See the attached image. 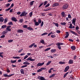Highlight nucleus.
I'll return each mask as SVG.
<instances>
[{
  "mask_svg": "<svg viewBox=\"0 0 80 80\" xmlns=\"http://www.w3.org/2000/svg\"><path fill=\"white\" fill-rule=\"evenodd\" d=\"M61 32V31L59 30H57L56 31V33H60Z\"/></svg>",
  "mask_w": 80,
  "mask_h": 80,
  "instance_id": "nucleus-49",
  "label": "nucleus"
},
{
  "mask_svg": "<svg viewBox=\"0 0 80 80\" xmlns=\"http://www.w3.org/2000/svg\"><path fill=\"white\" fill-rule=\"evenodd\" d=\"M27 67V65H24V66H22L21 67V68H23L25 67Z\"/></svg>",
  "mask_w": 80,
  "mask_h": 80,
  "instance_id": "nucleus-45",
  "label": "nucleus"
},
{
  "mask_svg": "<svg viewBox=\"0 0 80 80\" xmlns=\"http://www.w3.org/2000/svg\"><path fill=\"white\" fill-rule=\"evenodd\" d=\"M23 64L29 65L30 64V63H29L28 62H23Z\"/></svg>",
  "mask_w": 80,
  "mask_h": 80,
  "instance_id": "nucleus-23",
  "label": "nucleus"
},
{
  "mask_svg": "<svg viewBox=\"0 0 80 80\" xmlns=\"http://www.w3.org/2000/svg\"><path fill=\"white\" fill-rule=\"evenodd\" d=\"M56 74H53L51 75V76H50V77H49V78H52L53 77H55V76Z\"/></svg>",
  "mask_w": 80,
  "mask_h": 80,
  "instance_id": "nucleus-31",
  "label": "nucleus"
},
{
  "mask_svg": "<svg viewBox=\"0 0 80 80\" xmlns=\"http://www.w3.org/2000/svg\"><path fill=\"white\" fill-rule=\"evenodd\" d=\"M35 45V43H33L31 45L29 46V48H32V47L34 45Z\"/></svg>",
  "mask_w": 80,
  "mask_h": 80,
  "instance_id": "nucleus-24",
  "label": "nucleus"
},
{
  "mask_svg": "<svg viewBox=\"0 0 80 80\" xmlns=\"http://www.w3.org/2000/svg\"><path fill=\"white\" fill-rule=\"evenodd\" d=\"M6 72L9 73L10 72V70H9V68H8L6 69Z\"/></svg>",
  "mask_w": 80,
  "mask_h": 80,
  "instance_id": "nucleus-43",
  "label": "nucleus"
},
{
  "mask_svg": "<svg viewBox=\"0 0 80 80\" xmlns=\"http://www.w3.org/2000/svg\"><path fill=\"white\" fill-rule=\"evenodd\" d=\"M8 24L9 25H13V23H12V22H9V23H8Z\"/></svg>",
  "mask_w": 80,
  "mask_h": 80,
  "instance_id": "nucleus-39",
  "label": "nucleus"
},
{
  "mask_svg": "<svg viewBox=\"0 0 80 80\" xmlns=\"http://www.w3.org/2000/svg\"><path fill=\"white\" fill-rule=\"evenodd\" d=\"M56 49H52L51 50V52L52 53L55 52H56Z\"/></svg>",
  "mask_w": 80,
  "mask_h": 80,
  "instance_id": "nucleus-19",
  "label": "nucleus"
},
{
  "mask_svg": "<svg viewBox=\"0 0 80 80\" xmlns=\"http://www.w3.org/2000/svg\"><path fill=\"white\" fill-rule=\"evenodd\" d=\"M3 18L2 17H0V22H3Z\"/></svg>",
  "mask_w": 80,
  "mask_h": 80,
  "instance_id": "nucleus-29",
  "label": "nucleus"
},
{
  "mask_svg": "<svg viewBox=\"0 0 80 80\" xmlns=\"http://www.w3.org/2000/svg\"><path fill=\"white\" fill-rule=\"evenodd\" d=\"M59 6V4L58 3H56L52 5L53 7H57Z\"/></svg>",
  "mask_w": 80,
  "mask_h": 80,
  "instance_id": "nucleus-16",
  "label": "nucleus"
},
{
  "mask_svg": "<svg viewBox=\"0 0 80 80\" xmlns=\"http://www.w3.org/2000/svg\"><path fill=\"white\" fill-rule=\"evenodd\" d=\"M66 36L65 37V38H68V37H69V33L68 32H66Z\"/></svg>",
  "mask_w": 80,
  "mask_h": 80,
  "instance_id": "nucleus-13",
  "label": "nucleus"
},
{
  "mask_svg": "<svg viewBox=\"0 0 80 80\" xmlns=\"http://www.w3.org/2000/svg\"><path fill=\"white\" fill-rule=\"evenodd\" d=\"M28 60L30 61L33 62L34 61H35V59H32L31 58L29 57L28 58H27V59H25V60H24V61H25V62H28Z\"/></svg>",
  "mask_w": 80,
  "mask_h": 80,
  "instance_id": "nucleus-2",
  "label": "nucleus"
},
{
  "mask_svg": "<svg viewBox=\"0 0 80 80\" xmlns=\"http://www.w3.org/2000/svg\"><path fill=\"white\" fill-rule=\"evenodd\" d=\"M37 79L40 80H48V79H45L44 77L40 76H39L37 78Z\"/></svg>",
  "mask_w": 80,
  "mask_h": 80,
  "instance_id": "nucleus-4",
  "label": "nucleus"
},
{
  "mask_svg": "<svg viewBox=\"0 0 80 80\" xmlns=\"http://www.w3.org/2000/svg\"><path fill=\"white\" fill-rule=\"evenodd\" d=\"M41 43H42V44H44L45 43L44 42V40H42V41H41Z\"/></svg>",
  "mask_w": 80,
  "mask_h": 80,
  "instance_id": "nucleus-57",
  "label": "nucleus"
},
{
  "mask_svg": "<svg viewBox=\"0 0 80 80\" xmlns=\"http://www.w3.org/2000/svg\"><path fill=\"white\" fill-rule=\"evenodd\" d=\"M79 29V27L78 26L76 27V28H75V29L77 30H78Z\"/></svg>",
  "mask_w": 80,
  "mask_h": 80,
  "instance_id": "nucleus-61",
  "label": "nucleus"
},
{
  "mask_svg": "<svg viewBox=\"0 0 80 80\" xmlns=\"http://www.w3.org/2000/svg\"><path fill=\"white\" fill-rule=\"evenodd\" d=\"M28 27V25H23L22 26V27L23 28H28V27Z\"/></svg>",
  "mask_w": 80,
  "mask_h": 80,
  "instance_id": "nucleus-37",
  "label": "nucleus"
},
{
  "mask_svg": "<svg viewBox=\"0 0 80 80\" xmlns=\"http://www.w3.org/2000/svg\"><path fill=\"white\" fill-rule=\"evenodd\" d=\"M76 58H77V56L75 55L74 56V58H73V59L74 60H75L76 59Z\"/></svg>",
  "mask_w": 80,
  "mask_h": 80,
  "instance_id": "nucleus-63",
  "label": "nucleus"
},
{
  "mask_svg": "<svg viewBox=\"0 0 80 80\" xmlns=\"http://www.w3.org/2000/svg\"><path fill=\"white\" fill-rule=\"evenodd\" d=\"M75 40H76V41H77L78 42H79V39H78V37L77 38V39Z\"/></svg>",
  "mask_w": 80,
  "mask_h": 80,
  "instance_id": "nucleus-60",
  "label": "nucleus"
},
{
  "mask_svg": "<svg viewBox=\"0 0 80 80\" xmlns=\"http://www.w3.org/2000/svg\"><path fill=\"white\" fill-rule=\"evenodd\" d=\"M12 26H7V28H6V29L7 30L10 31H11V29L9 28H11Z\"/></svg>",
  "mask_w": 80,
  "mask_h": 80,
  "instance_id": "nucleus-10",
  "label": "nucleus"
},
{
  "mask_svg": "<svg viewBox=\"0 0 80 80\" xmlns=\"http://www.w3.org/2000/svg\"><path fill=\"white\" fill-rule=\"evenodd\" d=\"M10 3H8L6 4V7H8L10 6Z\"/></svg>",
  "mask_w": 80,
  "mask_h": 80,
  "instance_id": "nucleus-46",
  "label": "nucleus"
},
{
  "mask_svg": "<svg viewBox=\"0 0 80 80\" xmlns=\"http://www.w3.org/2000/svg\"><path fill=\"white\" fill-rule=\"evenodd\" d=\"M47 3H48V1H46L44 2V3H43V5L45 6L46 4H47Z\"/></svg>",
  "mask_w": 80,
  "mask_h": 80,
  "instance_id": "nucleus-44",
  "label": "nucleus"
},
{
  "mask_svg": "<svg viewBox=\"0 0 80 80\" xmlns=\"http://www.w3.org/2000/svg\"><path fill=\"white\" fill-rule=\"evenodd\" d=\"M12 41H13V40H12V39H10L9 41H8V42H9V43H11L12 42Z\"/></svg>",
  "mask_w": 80,
  "mask_h": 80,
  "instance_id": "nucleus-54",
  "label": "nucleus"
},
{
  "mask_svg": "<svg viewBox=\"0 0 80 80\" xmlns=\"http://www.w3.org/2000/svg\"><path fill=\"white\" fill-rule=\"evenodd\" d=\"M6 25H3L1 26V28H2V29L6 28Z\"/></svg>",
  "mask_w": 80,
  "mask_h": 80,
  "instance_id": "nucleus-28",
  "label": "nucleus"
},
{
  "mask_svg": "<svg viewBox=\"0 0 80 80\" xmlns=\"http://www.w3.org/2000/svg\"><path fill=\"white\" fill-rule=\"evenodd\" d=\"M56 45L58 46H60L61 45H64V43H62V42H58L57 43H56Z\"/></svg>",
  "mask_w": 80,
  "mask_h": 80,
  "instance_id": "nucleus-11",
  "label": "nucleus"
},
{
  "mask_svg": "<svg viewBox=\"0 0 80 80\" xmlns=\"http://www.w3.org/2000/svg\"><path fill=\"white\" fill-rule=\"evenodd\" d=\"M76 21V18H73L72 19V23H75V22Z\"/></svg>",
  "mask_w": 80,
  "mask_h": 80,
  "instance_id": "nucleus-33",
  "label": "nucleus"
},
{
  "mask_svg": "<svg viewBox=\"0 0 80 80\" xmlns=\"http://www.w3.org/2000/svg\"><path fill=\"white\" fill-rule=\"evenodd\" d=\"M68 8V5L67 3L65 4L62 7V9L63 10L66 9Z\"/></svg>",
  "mask_w": 80,
  "mask_h": 80,
  "instance_id": "nucleus-5",
  "label": "nucleus"
},
{
  "mask_svg": "<svg viewBox=\"0 0 80 80\" xmlns=\"http://www.w3.org/2000/svg\"><path fill=\"white\" fill-rule=\"evenodd\" d=\"M16 62H17L16 60H15L14 61H12V60H11L10 61V62H11L12 63H15Z\"/></svg>",
  "mask_w": 80,
  "mask_h": 80,
  "instance_id": "nucleus-25",
  "label": "nucleus"
},
{
  "mask_svg": "<svg viewBox=\"0 0 80 80\" xmlns=\"http://www.w3.org/2000/svg\"><path fill=\"white\" fill-rule=\"evenodd\" d=\"M28 55L25 56V57L24 58V60H25L26 58H28Z\"/></svg>",
  "mask_w": 80,
  "mask_h": 80,
  "instance_id": "nucleus-55",
  "label": "nucleus"
},
{
  "mask_svg": "<svg viewBox=\"0 0 80 80\" xmlns=\"http://www.w3.org/2000/svg\"><path fill=\"white\" fill-rule=\"evenodd\" d=\"M69 66H67L65 68V69L64 70V72H66L69 69Z\"/></svg>",
  "mask_w": 80,
  "mask_h": 80,
  "instance_id": "nucleus-9",
  "label": "nucleus"
},
{
  "mask_svg": "<svg viewBox=\"0 0 80 80\" xmlns=\"http://www.w3.org/2000/svg\"><path fill=\"white\" fill-rule=\"evenodd\" d=\"M38 23H39V24H41V27H42L43 25V22L41 21V19L40 18H39L38 19Z\"/></svg>",
  "mask_w": 80,
  "mask_h": 80,
  "instance_id": "nucleus-3",
  "label": "nucleus"
},
{
  "mask_svg": "<svg viewBox=\"0 0 80 80\" xmlns=\"http://www.w3.org/2000/svg\"><path fill=\"white\" fill-rule=\"evenodd\" d=\"M42 69H39L38 70H37V72H40L42 71Z\"/></svg>",
  "mask_w": 80,
  "mask_h": 80,
  "instance_id": "nucleus-53",
  "label": "nucleus"
},
{
  "mask_svg": "<svg viewBox=\"0 0 80 80\" xmlns=\"http://www.w3.org/2000/svg\"><path fill=\"white\" fill-rule=\"evenodd\" d=\"M48 33L47 32H45V33H44L43 34H41V36H44L46 35H48Z\"/></svg>",
  "mask_w": 80,
  "mask_h": 80,
  "instance_id": "nucleus-41",
  "label": "nucleus"
},
{
  "mask_svg": "<svg viewBox=\"0 0 80 80\" xmlns=\"http://www.w3.org/2000/svg\"><path fill=\"white\" fill-rule=\"evenodd\" d=\"M45 63L44 62L41 63L40 62H39L37 64V66L39 67V66H41L44 65Z\"/></svg>",
  "mask_w": 80,
  "mask_h": 80,
  "instance_id": "nucleus-8",
  "label": "nucleus"
},
{
  "mask_svg": "<svg viewBox=\"0 0 80 80\" xmlns=\"http://www.w3.org/2000/svg\"><path fill=\"white\" fill-rule=\"evenodd\" d=\"M36 21H37L36 19H34V20L33 21V22H34V25L35 26H38L39 25V24H40V23H39V22H38Z\"/></svg>",
  "mask_w": 80,
  "mask_h": 80,
  "instance_id": "nucleus-6",
  "label": "nucleus"
},
{
  "mask_svg": "<svg viewBox=\"0 0 80 80\" xmlns=\"http://www.w3.org/2000/svg\"><path fill=\"white\" fill-rule=\"evenodd\" d=\"M71 32L72 33V34H74V35H75L77 36H78V35L77 34V33L73 31H71Z\"/></svg>",
  "mask_w": 80,
  "mask_h": 80,
  "instance_id": "nucleus-18",
  "label": "nucleus"
},
{
  "mask_svg": "<svg viewBox=\"0 0 80 80\" xmlns=\"http://www.w3.org/2000/svg\"><path fill=\"white\" fill-rule=\"evenodd\" d=\"M3 53V52H0V57H1L2 58H3V56L2 55Z\"/></svg>",
  "mask_w": 80,
  "mask_h": 80,
  "instance_id": "nucleus-38",
  "label": "nucleus"
},
{
  "mask_svg": "<svg viewBox=\"0 0 80 80\" xmlns=\"http://www.w3.org/2000/svg\"><path fill=\"white\" fill-rule=\"evenodd\" d=\"M12 58L14 59H20V58L19 57V56H17V57H12Z\"/></svg>",
  "mask_w": 80,
  "mask_h": 80,
  "instance_id": "nucleus-26",
  "label": "nucleus"
},
{
  "mask_svg": "<svg viewBox=\"0 0 80 80\" xmlns=\"http://www.w3.org/2000/svg\"><path fill=\"white\" fill-rule=\"evenodd\" d=\"M56 36L55 35H52L51 36V38H54Z\"/></svg>",
  "mask_w": 80,
  "mask_h": 80,
  "instance_id": "nucleus-47",
  "label": "nucleus"
},
{
  "mask_svg": "<svg viewBox=\"0 0 80 80\" xmlns=\"http://www.w3.org/2000/svg\"><path fill=\"white\" fill-rule=\"evenodd\" d=\"M69 28L70 29H74L75 28V27L74 26H73L71 27V28H70V27H69Z\"/></svg>",
  "mask_w": 80,
  "mask_h": 80,
  "instance_id": "nucleus-52",
  "label": "nucleus"
},
{
  "mask_svg": "<svg viewBox=\"0 0 80 80\" xmlns=\"http://www.w3.org/2000/svg\"><path fill=\"white\" fill-rule=\"evenodd\" d=\"M19 22L20 23H22L23 22V19H20Z\"/></svg>",
  "mask_w": 80,
  "mask_h": 80,
  "instance_id": "nucleus-56",
  "label": "nucleus"
},
{
  "mask_svg": "<svg viewBox=\"0 0 80 80\" xmlns=\"http://www.w3.org/2000/svg\"><path fill=\"white\" fill-rule=\"evenodd\" d=\"M71 49L72 50H75V49L76 48H75V47L74 46H72L71 47Z\"/></svg>",
  "mask_w": 80,
  "mask_h": 80,
  "instance_id": "nucleus-22",
  "label": "nucleus"
},
{
  "mask_svg": "<svg viewBox=\"0 0 80 80\" xmlns=\"http://www.w3.org/2000/svg\"><path fill=\"white\" fill-rule=\"evenodd\" d=\"M46 69V68H41L40 69H39L42 70H45Z\"/></svg>",
  "mask_w": 80,
  "mask_h": 80,
  "instance_id": "nucleus-50",
  "label": "nucleus"
},
{
  "mask_svg": "<svg viewBox=\"0 0 80 80\" xmlns=\"http://www.w3.org/2000/svg\"><path fill=\"white\" fill-rule=\"evenodd\" d=\"M68 18H72V17H71V15H70V14H69L68 15Z\"/></svg>",
  "mask_w": 80,
  "mask_h": 80,
  "instance_id": "nucleus-58",
  "label": "nucleus"
},
{
  "mask_svg": "<svg viewBox=\"0 0 80 80\" xmlns=\"http://www.w3.org/2000/svg\"><path fill=\"white\" fill-rule=\"evenodd\" d=\"M26 28L28 29V30H31V31H33V28H31L30 27H29L28 28Z\"/></svg>",
  "mask_w": 80,
  "mask_h": 80,
  "instance_id": "nucleus-20",
  "label": "nucleus"
},
{
  "mask_svg": "<svg viewBox=\"0 0 80 80\" xmlns=\"http://www.w3.org/2000/svg\"><path fill=\"white\" fill-rule=\"evenodd\" d=\"M27 15H28V13L26 12L25 11H24L23 12H22V13H21V14L20 15V17H24Z\"/></svg>",
  "mask_w": 80,
  "mask_h": 80,
  "instance_id": "nucleus-1",
  "label": "nucleus"
},
{
  "mask_svg": "<svg viewBox=\"0 0 80 80\" xmlns=\"http://www.w3.org/2000/svg\"><path fill=\"white\" fill-rule=\"evenodd\" d=\"M17 32L19 33H22L23 32V30L22 29H18L17 30Z\"/></svg>",
  "mask_w": 80,
  "mask_h": 80,
  "instance_id": "nucleus-14",
  "label": "nucleus"
},
{
  "mask_svg": "<svg viewBox=\"0 0 80 80\" xmlns=\"http://www.w3.org/2000/svg\"><path fill=\"white\" fill-rule=\"evenodd\" d=\"M50 6V3H48V4H47V5H46L45 6V7H44V8H48V7Z\"/></svg>",
  "mask_w": 80,
  "mask_h": 80,
  "instance_id": "nucleus-48",
  "label": "nucleus"
},
{
  "mask_svg": "<svg viewBox=\"0 0 80 80\" xmlns=\"http://www.w3.org/2000/svg\"><path fill=\"white\" fill-rule=\"evenodd\" d=\"M77 32L79 34V35H80V31L79 30H78L77 31Z\"/></svg>",
  "mask_w": 80,
  "mask_h": 80,
  "instance_id": "nucleus-64",
  "label": "nucleus"
},
{
  "mask_svg": "<svg viewBox=\"0 0 80 80\" xmlns=\"http://www.w3.org/2000/svg\"><path fill=\"white\" fill-rule=\"evenodd\" d=\"M50 49H51L50 48H47L46 49H45V50H44V52H46L47 51L49 50H50Z\"/></svg>",
  "mask_w": 80,
  "mask_h": 80,
  "instance_id": "nucleus-34",
  "label": "nucleus"
},
{
  "mask_svg": "<svg viewBox=\"0 0 80 80\" xmlns=\"http://www.w3.org/2000/svg\"><path fill=\"white\" fill-rule=\"evenodd\" d=\"M29 16L31 17L32 15H33V12H30L29 13Z\"/></svg>",
  "mask_w": 80,
  "mask_h": 80,
  "instance_id": "nucleus-36",
  "label": "nucleus"
},
{
  "mask_svg": "<svg viewBox=\"0 0 80 80\" xmlns=\"http://www.w3.org/2000/svg\"><path fill=\"white\" fill-rule=\"evenodd\" d=\"M8 20L5 18V20L4 21V22H5V23H6L7 22H8Z\"/></svg>",
  "mask_w": 80,
  "mask_h": 80,
  "instance_id": "nucleus-62",
  "label": "nucleus"
},
{
  "mask_svg": "<svg viewBox=\"0 0 80 80\" xmlns=\"http://www.w3.org/2000/svg\"><path fill=\"white\" fill-rule=\"evenodd\" d=\"M60 24H61V25L65 26V25H66V22H61V23H60Z\"/></svg>",
  "mask_w": 80,
  "mask_h": 80,
  "instance_id": "nucleus-32",
  "label": "nucleus"
},
{
  "mask_svg": "<svg viewBox=\"0 0 80 80\" xmlns=\"http://www.w3.org/2000/svg\"><path fill=\"white\" fill-rule=\"evenodd\" d=\"M11 9V8H9L8 9H6L5 10V11H9L10 9Z\"/></svg>",
  "mask_w": 80,
  "mask_h": 80,
  "instance_id": "nucleus-51",
  "label": "nucleus"
},
{
  "mask_svg": "<svg viewBox=\"0 0 80 80\" xmlns=\"http://www.w3.org/2000/svg\"><path fill=\"white\" fill-rule=\"evenodd\" d=\"M53 24L55 25L57 27H58V23H56L55 22H53Z\"/></svg>",
  "mask_w": 80,
  "mask_h": 80,
  "instance_id": "nucleus-27",
  "label": "nucleus"
},
{
  "mask_svg": "<svg viewBox=\"0 0 80 80\" xmlns=\"http://www.w3.org/2000/svg\"><path fill=\"white\" fill-rule=\"evenodd\" d=\"M69 73V72H68L67 73H65V74H64V78H65L66 77H67V75Z\"/></svg>",
  "mask_w": 80,
  "mask_h": 80,
  "instance_id": "nucleus-30",
  "label": "nucleus"
},
{
  "mask_svg": "<svg viewBox=\"0 0 80 80\" xmlns=\"http://www.w3.org/2000/svg\"><path fill=\"white\" fill-rule=\"evenodd\" d=\"M11 20L14 22H16L17 21V19L15 18L14 17L11 18Z\"/></svg>",
  "mask_w": 80,
  "mask_h": 80,
  "instance_id": "nucleus-12",
  "label": "nucleus"
},
{
  "mask_svg": "<svg viewBox=\"0 0 80 80\" xmlns=\"http://www.w3.org/2000/svg\"><path fill=\"white\" fill-rule=\"evenodd\" d=\"M61 16H62V17H67V15L65 14V12H62L61 13Z\"/></svg>",
  "mask_w": 80,
  "mask_h": 80,
  "instance_id": "nucleus-7",
  "label": "nucleus"
},
{
  "mask_svg": "<svg viewBox=\"0 0 80 80\" xmlns=\"http://www.w3.org/2000/svg\"><path fill=\"white\" fill-rule=\"evenodd\" d=\"M65 63V62H64L60 61L59 62V64H64Z\"/></svg>",
  "mask_w": 80,
  "mask_h": 80,
  "instance_id": "nucleus-40",
  "label": "nucleus"
},
{
  "mask_svg": "<svg viewBox=\"0 0 80 80\" xmlns=\"http://www.w3.org/2000/svg\"><path fill=\"white\" fill-rule=\"evenodd\" d=\"M52 62V61H48V63H47L46 64V65H50V64Z\"/></svg>",
  "mask_w": 80,
  "mask_h": 80,
  "instance_id": "nucleus-35",
  "label": "nucleus"
},
{
  "mask_svg": "<svg viewBox=\"0 0 80 80\" xmlns=\"http://www.w3.org/2000/svg\"><path fill=\"white\" fill-rule=\"evenodd\" d=\"M34 2V1L31 2L30 3V5L31 6H32V5H33V2Z\"/></svg>",
  "mask_w": 80,
  "mask_h": 80,
  "instance_id": "nucleus-42",
  "label": "nucleus"
},
{
  "mask_svg": "<svg viewBox=\"0 0 80 80\" xmlns=\"http://www.w3.org/2000/svg\"><path fill=\"white\" fill-rule=\"evenodd\" d=\"M68 63L70 64H72L73 63V60L72 59H70Z\"/></svg>",
  "mask_w": 80,
  "mask_h": 80,
  "instance_id": "nucleus-15",
  "label": "nucleus"
},
{
  "mask_svg": "<svg viewBox=\"0 0 80 80\" xmlns=\"http://www.w3.org/2000/svg\"><path fill=\"white\" fill-rule=\"evenodd\" d=\"M23 49H20L19 50V51H18V52L19 53H20L21 52H22V51H23Z\"/></svg>",
  "mask_w": 80,
  "mask_h": 80,
  "instance_id": "nucleus-59",
  "label": "nucleus"
},
{
  "mask_svg": "<svg viewBox=\"0 0 80 80\" xmlns=\"http://www.w3.org/2000/svg\"><path fill=\"white\" fill-rule=\"evenodd\" d=\"M51 10V8H48V9H44L43 11L45 12H48L49 11H50Z\"/></svg>",
  "mask_w": 80,
  "mask_h": 80,
  "instance_id": "nucleus-17",
  "label": "nucleus"
},
{
  "mask_svg": "<svg viewBox=\"0 0 80 80\" xmlns=\"http://www.w3.org/2000/svg\"><path fill=\"white\" fill-rule=\"evenodd\" d=\"M20 72H21V74H24V70H23V69H20Z\"/></svg>",
  "mask_w": 80,
  "mask_h": 80,
  "instance_id": "nucleus-21",
  "label": "nucleus"
}]
</instances>
